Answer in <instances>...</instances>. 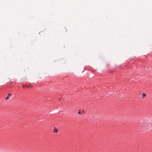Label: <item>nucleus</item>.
Returning <instances> with one entry per match:
<instances>
[{"instance_id": "obj_4", "label": "nucleus", "mask_w": 152, "mask_h": 152, "mask_svg": "<svg viewBox=\"0 0 152 152\" xmlns=\"http://www.w3.org/2000/svg\"><path fill=\"white\" fill-rule=\"evenodd\" d=\"M53 132L54 133H58V129L56 128L55 127H54V128Z\"/></svg>"}, {"instance_id": "obj_5", "label": "nucleus", "mask_w": 152, "mask_h": 152, "mask_svg": "<svg viewBox=\"0 0 152 152\" xmlns=\"http://www.w3.org/2000/svg\"><path fill=\"white\" fill-rule=\"evenodd\" d=\"M142 98H144L146 96V94L145 93H143L142 94Z\"/></svg>"}, {"instance_id": "obj_6", "label": "nucleus", "mask_w": 152, "mask_h": 152, "mask_svg": "<svg viewBox=\"0 0 152 152\" xmlns=\"http://www.w3.org/2000/svg\"><path fill=\"white\" fill-rule=\"evenodd\" d=\"M78 114H82V113H81V111H80V110H79V112H78Z\"/></svg>"}, {"instance_id": "obj_3", "label": "nucleus", "mask_w": 152, "mask_h": 152, "mask_svg": "<svg viewBox=\"0 0 152 152\" xmlns=\"http://www.w3.org/2000/svg\"><path fill=\"white\" fill-rule=\"evenodd\" d=\"M12 96V94L11 93H8L7 94V96L5 98V99L6 100H8L9 98V97L10 96Z\"/></svg>"}, {"instance_id": "obj_1", "label": "nucleus", "mask_w": 152, "mask_h": 152, "mask_svg": "<svg viewBox=\"0 0 152 152\" xmlns=\"http://www.w3.org/2000/svg\"><path fill=\"white\" fill-rule=\"evenodd\" d=\"M152 124L151 122H146L144 126L145 128L147 129H150L152 127Z\"/></svg>"}, {"instance_id": "obj_2", "label": "nucleus", "mask_w": 152, "mask_h": 152, "mask_svg": "<svg viewBox=\"0 0 152 152\" xmlns=\"http://www.w3.org/2000/svg\"><path fill=\"white\" fill-rule=\"evenodd\" d=\"M22 87L23 88H30L31 87V85H23Z\"/></svg>"}, {"instance_id": "obj_7", "label": "nucleus", "mask_w": 152, "mask_h": 152, "mask_svg": "<svg viewBox=\"0 0 152 152\" xmlns=\"http://www.w3.org/2000/svg\"><path fill=\"white\" fill-rule=\"evenodd\" d=\"M61 98H60L59 99V100L60 101H61Z\"/></svg>"}]
</instances>
